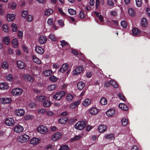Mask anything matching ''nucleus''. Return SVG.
<instances>
[{
	"mask_svg": "<svg viewBox=\"0 0 150 150\" xmlns=\"http://www.w3.org/2000/svg\"><path fill=\"white\" fill-rule=\"evenodd\" d=\"M62 136V133L59 132H57L52 136L51 138L53 141H55L61 138Z\"/></svg>",
	"mask_w": 150,
	"mask_h": 150,
	"instance_id": "nucleus-7",
	"label": "nucleus"
},
{
	"mask_svg": "<svg viewBox=\"0 0 150 150\" xmlns=\"http://www.w3.org/2000/svg\"><path fill=\"white\" fill-rule=\"evenodd\" d=\"M69 148L67 145L62 146L59 149V150H69Z\"/></svg>",
	"mask_w": 150,
	"mask_h": 150,
	"instance_id": "nucleus-51",
	"label": "nucleus"
},
{
	"mask_svg": "<svg viewBox=\"0 0 150 150\" xmlns=\"http://www.w3.org/2000/svg\"><path fill=\"white\" fill-rule=\"evenodd\" d=\"M107 4L109 6L113 7L114 5V3L113 2L112 0H108Z\"/></svg>",
	"mask_w": 150,
	"mask_h": 150,
	"instance_id": "nucleus-52",
	"label": "nucleus"
},
{
	"mask_svg": "<svg viewBox=\"0 0 150 150\" xmlns=\"http://www.w3.org/2000/svg\"><path fill=\"white\" fill-rule=\"evenodd\" d=\"M25 119L26 120H28L33 119V116L28 115L24 117Z\"/></svg>",
	"mask_w": 150,
	"mask_h": 150,
	"instance_id": "nucleus-56",
	"label": "nucleus"
},
{
	"mask_svg": "<svg viewBox=\"0 0 150 150\" xmlns=\"http://www.w3.org/2000/svg\"><path fill=\"white\" fill-rule=\"evenodd\" d=\"M37 100L39 101L42 102L43 100H46V98L44 96L40 95L39 96H37Z\"/></svg>",
	"mask_w": 150,
	"mask_h": 150,
	"instance_id": "nucleus-31",
	"label": "nucleus"
},
{
	"mask_svg": "<svg viewBox=\"0 0 150 150\" xmlns=\"http://www.w3.org/2000/svg\"><path fill=\"white\" fill-rule=\"evenodd\" d=\"M56 87L55 85H52L49 86L48 89L49 91H52L54 90Z\"/></svg>",
	"mask_w": 150,
	"mask_h": 150,
	"instance_id": "nucleus-48",
	"label": "nucleus"
},
{
	"mask_svg": "<svg viewBox=\"0 0 150 150\" xmlns=\"http://www.w3.org/2000/svg\"><path fill=\"white\" fill-rule=\"evenodd\" d=\"M110 83L111 85L114 86L115 88H117L118 87V84L114 81L111 80L110 81Z\"/></svg>",
	"mask_w": 150,
	"mask_h": 150,
	"instance_id": "nucleus-37",
	"label": "nucleus"
},
{
	"mask_svg": "<svg viewBox=\"0 0 150 150\" xmlns=\"http://www.w3.org/2000/svg\"><path fill=\"white\" fill-rule=\"evenodd\" d=\"M32 59L34 62L38 64H40L41 63L40 60L35 55H33Z\"/></svg>",
	"mask_w": 150,
	"mask_h": 150,
	"instance_id": "nucleus-27",
	"label": "nucleus"
},
{
	"mask_svg": "<svg viewBox=\"0 0 150 150\" xmlns=\"http://www.w3.org/2000/svg\"><path fill=\"white\" fill-rule=\"evenodd\" d=\"M105 138L109 139H114V137L112 134H110L106 135L105 136Z\"/></svg>",
	"mask_w": 150,
	"mask_h": 150,
	"instance_id": "nucleus-36",
	"label": "nucleus"
},
{
	"mask_svg": "<svg viewBox=\"0 0 150 150\" xmlns=\"http://www.w3.org/2000/svg\"><path fill=\"white\" fill-rule=\"evenodd\" d=\"M11 28L13 32H16L17 30V25L15 23H13L12 24Z\"/></svg>",
	"mask_w": 150,
	"mask_h": 150,
	"instance_id": "nucleus-39",
	"label": "nucleus"
},
{
	"mask_svg": "<svg viewBox=\"0 0 150 150\" xmlns=\"http://www.w3.org/2000/svg\"><path fill=\"white\" fill-rule=\"evenodd\" d=\"M14 131L19 133L22 132L23 130V127L20 125H18L16 126L14 129Z\"/></svg>",
	"mask_w": 150,
	"mask_h": 150,
	"instance_id": "nucleus-17",
	"label": "nucleus"
},
{
	"mask_svg": "<svg viewBox=\"0 0 150 150\" xmlns=\"http://www.w3.org/2000/svg\"><path fill=\"white\" fill-rule=\"evenodd\" d=\"M141 24L143 27H146L148 24V22L146 19L145 18H142L141 21Z\"/></svg>",
	"mask_w": 150,
	"mask_h": 150,
	"instance_id": "nucleus-24",
	"label": "nucleus"
},
{
	"mask_svg": "<svg viewBox=\"0 0 150 150\" xmlns=\"http://www.w3.org/2000/svg\"><path fill=\"white\" fill-rule=\"evenodd\" d=\"M121 122L122 125L124 126L126 125L128 122L127 119L125 118H123L121 120Z\"/></svg>",
	"mask_w": 150,
	"mask_h": 150,
	"instance_id": "nucleus-42",
	"label": "nucleus"
},
{
	"mask_svg": "<svg viewBox=\"0 0 150 150\" xmlns=\"http://www.w3.org/2000/svg\"><path fill=\"white\" fill-rule=\"evenodd\" d=\"M33 19V16L30 15H28L27 16V20L28 22H31Z\"/></svg>",
	"mask_w": 150,
	"mask_h": 150,
	"instance_id": "nucleus-53",
	"label": "nucleus"
},
{
	"mask_svg": "<svg viewBox=\"0 0 150 150\" xmlns=\"http://www.w3.org/2000/svg\"><path fill=\"white\" fill-rule=\"evenodd\" d=\"M86 125V122L82 121L78 122L76 123L75 125V127L76 129L81 130L84 129Z\"/></svg>",
	"mask_w": 150,
	"mask_h": 150,
	"instance_id": "nucleus-1",
	"label": "nucleus"
},
{
	"mask_svg": "<svg viewBox=\"0 0 150 150\" xmlns=\"http://www.w3.org/2000/svg\"><path fill=\"white\" fill-rule=\"evenodd\" d=\"M81 138V136L79 135L75 136L73 138H71V141H73L75 140H76L79 139Z\"/></svg>",
	"mask_w": 150,
	"mask_h": 150,
	"instance_id": "nucleus-49",
	"label": "nucleus"
},
{
	"mask_svg": "<svg viewBox=\"0 0 150 150\" xmlns=\"http://www.w3.org/2000/svg\"><path fill=\"white\" fill-rule=\"evenodd\" d=\"M65 94V93L64 91L59 92L54 95V98L56 100H59Z\"/></svg>",
	"mask_w": 150,
	"mask_h": 150,
	"instance_id": "nucleus-5",
	"label": "nucleus"
},
{
	"mask_svg": "<svg viewBox=\"0 0 150 150\" xmlns=\"http://www.w3.org/2000/svg\"><path fill=\"white\" fill-rule=\"evenodd\" d=\"M5 123L9 126H13L14 124V120L12 118H8L5 120Z\"/></svg>",
	"mask_w": 150,
	"mask_h": 150,
	"instance_id": "nucleus-8",
	"label": "nucleus"
},
{
	"mask_svg": "<svg viewBox=\"0 0 150 150\" xmlns=\"http://www.w3.org/2000/svg\"><path fill=\"white\" fill-rule=\"evenodd\" d=\"M7 18L8 21H12L15 18V15L14 14H8L7 15Z\"/></svg>",
	"mask_w": 150,
	"mask_h": 150,
	"instance_id": "nucleus-20",
	"label": "nucleus"
},
{
	"mask_svg": "<svg viewBox=\"0 0 150 150\" xmlns=\"http://www.w3.org/2000/svg\"><path fill=\"white\" fill-rule=\"evenodd\" d=\"M121 26L123 27L124 28H126L127 27V24L126 22L124 21H121Z\"/></svg>",
	"mask_w": 150,
	"mask_h": 150,
	"instance_id": "nucleus-55",
	"label": "nucleus"
},
{
	"mask_svg": "<svg viewBox=\"0 0 150 150\" xmlns=\"http://www.w3.org/2000/svg\"><path fill=\"white\" fill-rule=\"evenodd\" d=\"M95 13L99 20H100L101 22H103V17L101 15H99V13L97 12H95Z\"/></svg>",
	"mask_w": 150,
	"mask_h": 150,
	"instance_id": "nucleus-47",
	"label": "nucleus"
},
{
	"mask_svg": "<svg viewBox=\"0 0 150 150\" xmlns=\"http://www.w3.org/2000/svg\"><path fill=\"white\" fill-rule=\"evenodd\" d=\"M15 113V114L18 116H22L25 114V111L22 109L16 110Z\"/></svg>",
	"mask_w": 150,
	"mask_h": 150,
	"instance_id": "nucleus-11",
	"label": "nucleus"
},
{
	"mask_svg": "<svg viewBox=\"0 0 150 150\" xmlns=\"http://www.w3.org/2000/svg\"><path fill=\"white\" fill-rule=\"evenodd\" d=\"M137 6L138 7H140L142 4L141 0H135Z\"/></svg>",
	"mask_w": 150,
	"mask_h": 150,
	"instance_id": "nucleus-57",
	"label": "nucleus"
},
{
	"mask_svg": "<svg viewBox=\"0 0 150 150\" xmlns=\"http://www.w3.org/2000/svg\"><path fill=\"white\" fill-rule=\"evenodd\" d=\"M47 38L45 36H41L39 39V42L41 44H43L47 41Z\"/></svg>",
	"mask_w": 150,
	"mask_h": 150,
	"instance_id": "nucleus-21",
	"label": "nucleus"
},
{
	"mask_svg": "<svg viewBox=\"0 0 150 150\" xmlns=\"http://www.w3.org/2000/svg\"><path fill=\"white\" fill-rule=\"evenodd\" d=\"M8 86L6 83H0V89H6L8 88Z\"/></svg>",
	"mask_w": 150,
	"mask_h": 150,
	"instance_id": "nucleus-23",
	"label": "nucleus"
},
{
	"mask_svg": "<svg viewBox=\"0 0 150 150\" xmlns=\"http://www.w3.org/2000/svg\"><path fill=\"white\" fill-rule=\"evenodd\" d=\"M100 101L101 103L103 105H105L107 103V100L104 97L102 98L100 100Z\"/></svg>",
	"mask_w": 150,
	"mask_h": 150,
	"instance_id": "nucleus-35",
	"label": "nucleus"
},
{
	"mask_svg": "<svg viewBox=\"0 0 150 150\" xmlns=\"http://www.w3.org/2000/svg\"><path fill=\"white\" fill-rule=\"evenodd\" d=\"M11 98H0V103L2 104L9 103L11 102Z\"/></svg>",
	"mask_w": 150,
	"mask_h": 150,
	"instance_id": "nucleus-10",
	"label": "nucleus"
},
{
	"mask_svg": "<svg viewBox=\"0 0 150 150\" xmlns=\"http://www.w3.org/2000/svg\"><path fill=\"white\" fill-rule=\"evenodd\" d=\"M106 114L109 117L114 116L115 115V111L114 109H110L107 111Z\"/></svg>",
	"mask_w": 150,
	"mask_h": 150,
	"instance_id": "nucleus-12",
	"label": "nucleus"
},
{
	"mask_svg": "<svg viewBox=\"0 0 150 150\" xmlns=\"http://www.w3.org/2000/svg\"><path fill=\"white\" fill-rule=\"evenodd\" d=\"M13 45L15 48H17L18 47L17 40L16 38L13 39L12 42Z\"/></svg>",
	"mask_w": 150,
	"mask_h": 150,
	"instance_id": "nucleus-32",
	"label": "nucleus"
},
{
	"mask_svg": "<svg viewBox=\"0 0 150 150\" xmlns=\"http://www.w3.org/2000/svg\"><path fill=\"white\" fill-rule=\"evenodd\" d=\"M107 129V127L105 125H100L98 127V131L101 133H103L106 131Z\"/></svg>",
	"mask_w": 150,
	"mask_h": 150,
	"instance_id": "nucleus-14",
	"label": "nucleus"
},
{
	"mask_svg": "<svg viewBox=\"0 0 150 150\" xmlns=\"http://www.w3.org/2000/svg\"><path fill=\"white\" fill-rule=\"evenodd\" d=\"M28 11H23L22 13V16L23 18H25L27 16Z\"/></svg>",
	"mask_w": 150,
	"mask_h": 150,
	"instance_id": "nucleus-59",
	"label": "nucleus"
},
{
	"mask_svg": "<svg viewBox=\"0 0 150 150\" xmlns=\"http://www.w3.org/2000/svg\"><path fill=\"white\" fill-rule=\"evenodd\" d=\"M52 74V71L50 70H49L44 71V74L46 76H50Z\"/></svg>",
	"mask_w": 150,
	"mask_h": 150,
	"instance_id": "nucleus-30",
	"label": "nucleus"
},
{
	"mask_svg": "<svg viewBox=\"0 0 150 150\" xmlns=\"http://www.w3.org/2000/svg\"><path fill=\"white\" fill-rule=\"evenodd\" d=\"M60 42L61 43V45L62 47L68 45V43L64 40L61 41Z\"/></svg>",
	"mask_w": 150,
	"mask_h": 150,
	"instance_id": "nucleus-58",
	"label": "nucleus"
},
{
	"mask_svg": "<svg viewBox=\"0 0 150 150\" xmlns=\"http://www.w3.org/2000/svg\"><path fill=\"white\" fill-rule=\"evenodd\" d=\"M16 6V4L15 2H13L11 4V8L12 9H14L15 8Z\"/></svg>",
	"mask_w": 150,
	"mask_h": 150,
	"instance_id": "nucleus-62",
	"label": "nucleus"
},
{
	"mask_svg": "<svg viewBox=\"0 0 150 150\" xmlns=\"http://www.w3.org/2000/svg\"><path fill=\"white\" fill-rule=\"evenodd\" d=\"M8 67V65L6 62H3L2 67L4 69H7Z\"/></svg>",
	"mask_w": 150,
	"mask_h": 150,
	"instance_id": "nucleus-44",
	"label": "nucleus"
},
{
	"mask_svg": "<svg viewBox=\"0 0 150 150\" xmlns=\"http://www.w3.org/2000/svg\"><path fill=\"white\" fill-rule=\"evenodd\" d=\"M119 107L121 109L125 110L126 111L128 109L127 106L124 103H120L119 105Z\"/></svg>",
	"mask_w": 150,
	"mask_h": 150,
	"instance_id": "nucleus-28",
	"label": "nucleus"
},
{
	"mask_svg": "<svg viewBox=\"0 0 150 150\" xmlns=\"http://www.w3.org/2000/svg\"><path fill=\"white\" fill-rule=\"evenodd\" d=\"M128 12L130 16H134L135 14L134 11L132 8H130L128 9Z\"/></svg>",
	"mask_w": 150,
	"mask_h": 150,
	"instance_id": "nucleus-41",
	"label": "nucleus"
},
{
	"mask_svg": "<svg viewBox=\"0 0 150 150\" xmlns=\"http://www.w3.org/2000/svg\"><path fill=\"white\" fill-rule=\"evenodd\" d=\"M7 80L8 81H12L13 76L11 74H9L6 77Z\"/></svg>",
	"mask_w": 150,
	"mask_h": 150,
	"instance_id": "nucleus-50",
	"label": "nucleus"
},
{
	"mask_svg": "<svg viewBox=\"0 0 150 150\" xmlns=\"http://www.w3.org/2000/svg\"><path fill=\"white\" fill-rule=\"evenodd\" d=\"M46 114L47 116H53L54 115V113L51 111H48L46 112Z\"/></svg>",
	"mask_w": 150,
	"mask_h": 150,
	"instance_id": "nucleus-60",
	"label": "nucleus"
},
{
	"mask_svg": "<svg viewBox=\"0 0 150 150\" xmlns=\"http://www.w3.org/2000/svg\"><path fill=\"white\" fill-rule=\"evenodd\" d=\"M10 39L8 36L5 37L4 39V41L5 44L6 45L9 44L10 42Z\"/></svg>",
	"mask_w": 150,
	"mask_h": 150,
	"instance_id": "nucleus-40",
	"label": "nucleus"
},
{
	"mask_svg": "<svg viewBox=\"0 0 150 150\" xmlns=\"http://www.w3.org/2000/svg\"><path fill=\"white\" fill-rule=\"evenodd\" d=\"M51 103L50 101L47 100L43 103V105L45 107H48L50 105Z\"/></svg>",
	"mask_w": 150,
	"mask_h": 150,
	"instance_id": "nucleus-38",
	"label": "nucleus"
},
{
	"mask_svg": "<svg viewBox=\"0 0 150 150\" xmlns=\"http://www.w3.org/2000/svg\"><path fill=\"white\" fill-rule=\"evenodd\" d=\"M8 25L5 24L3 25V30L5 32L7 33L8 31Z\"/></svg>",
	"mask_w": 150,
	"mask_h": 150,
	"instance_id": "nucleus-46",
	"label": "nucleus"
},
{
	"mask_svg": "<svg viewBox=\"0 0 150 150\" xmlns=\"http://www.w3.org/2000/svg\"><path fill=\"white\" fill-rule=\"evenodd\" d=\"M68 118L66 117H63L59 119V122L62 124H65L67 121Z\"/></svg>",
	"mask_w": 150,
	"mask_h": 150,
	"instance_id": "nucleus-18",
	"label": "nucleus"
},
{
	"mask_svg": "<svg viewBox=\"0 0 150 150\" xmlns=\"http://www.w3.org/2000/svg\"><path fill=\"white\" fill-rule=\"evenodd\" d=\"M22 93V90L20 88H16L13 89L12 91V95L16 96L21 95Z\"/></svg>",
	"mask_w": 150,
	"mask_h": 150,
	"instance_id": "nucleus-3",
	"label": "nucleus"
},
{
	"mask_svg": "<svg viewBox=\"0 0 150 150\" xmlns=\"http://www.w3.org/2000/svg\"><path fill=\"white\" fill-rule=\"evenodd\" d=\"M69 64L67 63L64 64L60 68L59 71L62 73H64L68 68Z\"/></svg>",
	"mask_w": 150,
	"mask_h": 150,
	"instance_id": "nucleus-15",
	"label": "nucleus"
},
{
	"mask_svg": "<svg viewBox=\"0 0 150 150\" xmlns=\"http://www.w3.org/2000/svg\"><path fill=\"white\" fill-rule=\"evenodd\" d=\"M73 98L72 95L71 94H68L67 95L66 97L67 100V101L70 102L71 101Z\"/></svg>",
	"mask_w": 150,
	"mask_h": 150,
	"instance_id": "nucleus-33",
	"label": "nucleus"
},
{
	"mask_svg": "<svg viewBox=\"0 0 150 150\" xmlns=\"http://www.w3.org/2000/svg\"><path fill=\"white\" fill-rule=\"evenodd\" d=\"M53 12V11L50 9H48L45 11V15H49Z\"/></svg>",
	"mask_w": 150,
	"mask_h": 150,
	"instance_id": "nucleus-34",
	"label": "nucleus"
},
{
	"mask_svg": "<svg viewBox=\"0 0 150 150\" xmlns=\"http://www.w3.org/2000/svg\"><path fill=\"white\" fill-rule=\"evenodd\" d=\"M38 113L40 114L41 113H44L45 112L46 110L45 109H41L38 110Z\"/></svg>",
	"mask_w": 150,
	"mask_h": 150,
	"instance_id": "nucleus-64",
	"label": "nucleus"
},
{
	"mask_svg": "<svg viewBox=\"0 0 150 150\" xmlns=\"http://www.w3.org/2000/svg\"><path fill=\"white\" fill-rule=\"evenodd\" d=\"M85 84L82 81L79 82L77 84V87L79 90H81L83 89L85 86Z\"/></svg>",
	"mask_w": 150,
	"mask_h": 150,
	"instance_id": "nucleus-26",
	"label": "nucleus"
},
{
	"mask_svg": "<svg viewBox=\"0 0 150 150\" xmlns=\"http://www.w3.org/2000/svg\"><path fill=\"white\" fill-rule=\"evenodd\" d=\"M140 33V30L137 28H134L132 30V33L133 35H138Z\"/></svg>",
	"mask_w": 150,
	"mask_h": 150,
	"instance_id": "nucleus-25",
	"label": "nucleus"
},
{
	"mask_svg": "<svg viewBox=\"0 0 150 150\" xmlns=\"http://www.w3.org/2000/svg\"><path fill=\"white\" fill-rule=\"evenodd\" d=\"M37 131L40 133L42 134H44L48 132V129L45 127L43 125H41L38 127Z\"/></svg>",
	"mask_w": 150,
	"mask_h": 150,
	"instance_id": "nucleus-4",
	"label": "nucleus"
},
{
	"mask_svg": "<svg viewBox=\"0 0 150 150\" xmlns=\"http://www.w3.org/2000/svg\"><path fill=\"white\" fill-rule=\"evenodd\" d=\"M83 66H78L73 71V75H76L79 74L83 70Z\"/></svg>",
	"mask_w": 150,
	"mask_h": 150,
	"instance_id": "nucleus-6",
	"label": "nucleus"
},
{
	"mask_svg": "<svg viewBox=\"0 0 150 150\" xmlns=\"http://www.w3.org/2000/svg\"><path fill=\"white\" fill-rule=\"evenodd\" d=\"M18 67L21 69H23L25 67V63L21 60L18 61L17 62Z\"/></svg>",
	"mask_w": 150,
	"mask_h": 150,
	"instance_id": "nucleus-16",
	"label": "nucleus"
},
{
	"mask_svg": "<svg viewBox=\"0 0 150 150\" xmlns=\"http://www.w3.org/2000/svg\"><path fill=\"white\" fill-rule=\"evenodd\" d=\"M91 103V101L89 99H86L83 101V105L85 106L86 107L89 105Z\"/></svg>",
	"mask_w": 150,
	"mask_h": 150,
	"instance_id": "nucleus-29",
	"label": "nucleus"
},
{
	"mask_svg": "<svg viewBox=\"0 0 150 150\" xmlns=\"http://www.w3.org/2000/svg\"><path fill=\"white\" fill-rule=\"evenodd\" d=\"M68 11L71 15H74L76 13V11L72 8L69 9Z\"/></svg>",
	"mask_w": 150,
	"mask_h": 150,
	"instance_id": "nucleus-43",
	"label": "nucleus"
},
{
	"mask_svg": "<svg viewBox=\"0 0 150 150\" xmlns=\"http://www.w3.org/2000/svg\"><path fill=\"white\" fill-rule=\"evenodd\" d=\"M50 80L53 82H55L57 81V78L54 75L51 76L50 78Z\"/></svg>",
	"mask_w": 150,
	"mask_h": 150,
	"instance_id": "nucleus-45",
	"label": "nucleus"
},
{
	"mask_svg": "<svg viewBox=\"0 0 150 150\" xmlns=\"http://www.w3.org/2000/svg\"><path fill=\"white\" fill-rule=\"evenodd\" d=\"M35 50L37 53L40 54H42L44 52L43 49L40 46H36Z\"/></svg>",
	"mask_w": 150,
	"mask_h": 150,
	"instance_id": "nucleus-22",
	"label": "nucleus"
},
{
	"mask_svg": "<svg viewBox=\"0 0 150 150\" xmlns=\"http://www.w3.org/2000/svg\"><path fill=\"white\" fill-rule=\"evenodd\" d=\"M39 139L38 138L34 137L33 138L30 140V144L33 145L35 146L37 145L40 142Z\"/></svg>",
	"mask_w": 150,
	"mask_h": 150,
	"instance_id": "nucleus-9",
	"label": "nucleus"
},
{
	"mask_svg": "<svg viewBox=\"0 0 150 150\" xmlns=\"http://www.w3.org/2000/svg\"><path fill=\"white\" fill-rule=\"evenodd\" d=\"M29 139V137L26 134H24L19 136L17 140L18 142L21 143H24L27 142Z\"/></svg>",
	"mask_w": 150,
	"mask_h": 150,
	"instance_id": "nucleus-2",
	"label": "nucleus"
},
{
	"mask_svg": "<svg viewBox=\"0 0 150 150\" xmlns=\"http://www.w3.org/2000/svg\"><path fill=\"white\" fill-rule=\"evenodd\" d=\"M98 112V110L97 108L94 107L91 108L89 109V112L92 115L96 114Z\"/></svg>",
	"mask_w": 150,
	"mask_h": 150,
	"instance_id": "nucleus-19",
	"label": "nucleus"
},
{
	"mask_svg": "<svg viewBox=\"0 0 150 150\" xmlns=\"http://www.w3.org/2000/svg\"><path fill=\"white\" fill-rule=\"evenodd\" d=\"M24 79L26 81L32 82L34 80L33 78L28 74H24L23 76Z\"/></svg>",
	"mask_w": 150,
	"mask_h": 150,
	"instance_id": "nucleus-13",
	"label": "nucleus"
},
{
	"mask_svg": "<svg viewBox=\"0 0 150 150\" xmlns=\"http://www.w3.org/2000/svg\"><path fill=\"white\" fill-rule=\"evenodd\" d=\"M81 99L78 100L73 102L76 106L77 107L81 103Z\"/></svg>",
	"mask_w": 150,
	"mask_h": 150,
	"instance_id": "nucleus-61",
	"label": "nucleus"
},
{
	"mask_svg": "<svg viewBox=\"0 0 150 150\" xmlns=\"http://www.w3.org/2000/svg\"><path fill=\"white\" fill-rule=\"evenodd\" d=\"M118 96L121 100H125V97H124V96L121 93H118Z\"/></svg>",
	"mask_w": 150,
	"mask_h": 150,
	"instance_id": "nucleus-63",
	"label": "nucleus"
},
{
	"mask_svg": "<svg viewBox=\"0 0 150 150\" xmlns=\"http://www.w3.org/2000/svg\"><path fill=\"white\" fill-rule=\"evenodd\" d=\"M49 38L52 40L53 41H55L57 40L55 36L52 34L50 35Z\"/></svg>",
	"mask_w": 150,
	"mask_h": 150,
	"instance_id": "nucleus-54",
	"label": "nucleus"
}]
</instances>
